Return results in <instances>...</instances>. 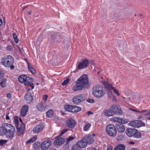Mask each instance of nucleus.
Returning a JSON list of instances; mask_svg holds the SVG:
<instances>
[{"label":"nucleus","instance_id":"nucleus-17","mask_svg":"<svg viewBox=\"0 0 150 150\" xmlns=\"http://www.w3.org/2000/svg\"><path fill=\"white\" fill-rule=\"evenodd\" d=\"M28 106L27 105H25L23 106L21 111V115L22 116H25L28 110Z\"/></svg>","mask_w":150,"mask_h":150},{"label":"nucleus","instance_id":"nucleus-60","mask_svg":"<svg viewBox=\"0 0 150 150\" xmlns=\"http://www.w3.org/2000/svg\"><path fill=\"white\" fill-rule=\"evenodd\" d=\"M20 120L21 123H23V121H22V120L20 118Z\"/></svg>","mask_w":150,"mask_h":150},{"label":"nucleus","instance_id":"nucleus-33","mask_svg":"<svg viewBox=\"0 0 150 150\" xmlns=\"http://www.w3.org/2000/svg\"><path fill=\"white\" fill-rule=\"evenodd\" d=\"M28 67L29 70L33 74H35L36 71L32 67L30 66L29 64L28 65Z\"/></svg>","mask_w":150,"mask_h":150},{"label":"nucleus","instance_id":"nucleus-8","mask_svg":"<svg viewBox=\"0 0 150 150\" xmlns=\"http://www.w3.org/2000/svg\"><path fill=\"white\" fill-rule=\"evenodd\" d=\"M85 99V96L82 94H80L74 96L72 99L73 102L75 104H77L84 100Z\"/></svg>","mask_w":150,"mask_h":150},{"label":"nucleus","instance_id":"nucleus-26","mask_svg":"<svg viewBox=\"0 0 150 150\" xmlns=\"http://www.w3.org/2000/svg\"><path fill=\"white\" fill-rule=\"evenodd\" d=\"M73 105H65L64 108L66 111L70 112H72Z\"/></svg>","mask_w":150,"mask_h":150},{"label":"nucleus","instance_id":"nucleus-49","mask_svg":"<svg viewBox=\"0 0 150 150\" xmlns=\"http://www.w3.org/2000/svg\"><path fill=\"white\" fill-rule=\"evenodd\" d=\"M12 96L11 93H8L7 94L6 97H7L8 99H10L11 98Z\"/></svg>","mask_w":150,"mask_h":150},{"label":"nucleus","instance_id":"nucleus-43","mask_svg":"<svg viewBox=\"0 0 150 150\" xmlns=\"http://www.w3.org/2000/svg\"><path fill=\"white\" fill-rule=\"evenodd\" d=\"M69 82V79H67V80H64L62 83L63 86H65Z\"/></svg>","mask_w":150,"mask_h":150},{"label":"nucleus","instance_id":"nucleus-3","mask_svg":"<svg viewBox=\"0 0 150 150\" xmlns=\"http://www.w3.org/2000/svg\"><path fill=\"white\" fill-rule=\"evenodd\" d=\"M18 81L23 83L26 86H29L30 88H27L28 91L32 90L34 87L33 83V80L32 78L25 74H22L18 77Z\"/></svg>","mask_w":150,"mask_h":150},{"label":"nucleus","instance_id":"nucleus-50","mask_svg":"<svg viewBox=\"0 0 150 150\" xmlns=\"http://www.w3.org/2000/svg\"><path fill=\"white\" fill-rule=\"evenodd\" d=\"M12 47L10 45H8L6 47V49L8 50H11Z\"/></svg>","mask_w":150,"mask_h":150},{"label":"nucleus","instance_id":"nucleus-22","mask_svg":"<svg viewBox=\"0 0 150 150\" xmlns=\"http://www.w3.org/2000/svg\"><path fill=\"white\" fill-rule=\"evenodd\" d=\"M103 113L104 115L108 117H110L114 115L112 112L110 110H110H104Z\"/></svg>","mask_w":150,"mask_h":150},{"label":"nucleus","instance_id":"nucleus-19","mask_svg":"<svg viewBox=\"0 0 150 150\" xmlns=\"http://www.w3.org/2000/svg\"><path fill=\"white\" fill-rule=\"evenodd\" d=\"M64 142V139L62 138H60L56 139L54 142V145L57 146L61 145Z\"/></svg>","mask_w":150,"mask_h":150},{"label":"nucleus","instance_id":"nucleus-25","mask_svg":"<svg viewBox=\"0 0 150 150\" xmlns=\"http://www.w3.org/2000/svg\"><path fill=\"white\" fill-rule=\"evenodd\" d=\"M103 83L105 88L108 91L111 90V89H112V88L114 87L111 84H109L107 82H103Z\"/></svg>","mask_w":150,"mask_h":150},{"label":"nucleus","instance_id":"nucleus-42","mask_svg":"<svg viewBox=\"0 0 150 150\" xmlns=\"http://www.w3.org/2000/svg\"><path fill=\"white\" fill-rule=\"evenodd\" d=\"M40 145V143L38 142H35L33 144L34 148L35 149H37L39 147Z\"/></svg>","mask_w":150,"mask_h":150},{"label":"nucleus","instance_id":"nucleus-2","mask_svg":"<svg viewBox=\"0 0 150 150\" xmlns=\"http://www.w3.org/2000/svg\"><path fill=\"white\" fill-rule=\"evenodd\" d=\"M15 128L11 125L5 123L0 127V135H5L8 138H11L15 133Z\"/></svg>","mask_w":150,"mask_h":150},{"label":"nucleus","instance_id":"nucleus-34","mask_svg":"<svg viewBox=\"0 0 150 150\" xmlns=\"http://www.w3.org/2000/svg\"><path fill=\"white\" fill-rule=\"evenodd\" d=\"M53 114V111L52 110H49L46 113L47 116L49 117H52Z\"/></svg>","mask_w":150,"mask_h":150},{"label":"nucleus","instance_id":"nucleus-11","mask_svg":"<svg viewBox=\"0 0 150 150\" xmlns=\"http://www.w3.org/2000/svg\"><path fill=\"white\" fill-rule=\"evenodd\" d=\"M49 107V105L43 102L38 103L37 107L39 111H44L46 110Z\"/></svg>","mask_w":150,"mask_h":150},{"label":"nucleus","instance_id":"nucleus-27","mask_svg":"<svg viewBox=\"0 0 150 150\" xmlns=\"http://www.w3.org/2000/svg\"><path fill=\"white\" fill-rule=\"evenodd\" d=\"M129 121L128 120L125 119L123 118H121L119 117H118L117 120V122H119L122 123V124H125Z\"/></svg>","mask_w":150,"mask_h":150},{"label":"nucleus","instance_id":"nucleus-21","mask_svg":"<svg viewBox=\"0 0 150 150\" xmlns=\"http://www.w3.org/2000/svg\"><path fill=\"white\" fill-rule=\"evenodd\" d=\"M25 124L23 123L21 125L20 128H18L17 129V131L18 132V134L19 135H21L23 133L25 130Z\"/></svg>","mask_w":150,"mask_h":150},{"label":"nucleus","instance_id":"nucleus-47","mask_svg":"<svg viewBox=\"0 0 150 150\" xmlns=\"http://www.w3.org/2000/svg\"><path fill=\"white\" fill-rule=\"evenodd\" d=\"M48 97V96L47 95H44L43 97V99L45 101L47 100Z\"/></svg>","mask_w":150,"mask_h":150},{"label":"nucleus","instance_id":"nucleus-30","mask_svg":"<svg viewBox=\"0 0 150 150\" xmlns=\"http://www.w3.org/2000/svg\"><path fill=\"white\" fill-rule=\"evenodd\" d=\"M37 138V137L36 136H34L32 138H30L26 142V143L28 144L30 142H33L35 141Z\"/></svg>","mask_w":150,"mask_h":150},{"label":"nucleus","instance_id":"nucleus-51","mask_svg":"<svg viewBox=\"0 0 150 150\" xmlns=\"http://www.w3.org/2000/svg\"><path fill=\"white\" fill-rule=\"evenodd\" d=\"M146 115L148 118L150 120V112L146 114Z\"/></svg>","mask_w":150,"mask_h":150},{"label":"nucleus","instance_id":"nucleus-46","mask_svg":"<svg viewBox=\"0 0 150 150\" xmlns=\"http://www.w3.org/2000/svg\"><path fill=\"white\" fill-rule=\"evenodd\" d=\"M4 75V72L0 70V79L3 77Z\"/></svg>","mask_w":150,"mask_h":150},{"label":"nucleus","instance_id":"nucleus-10","mask_svg":"<svg viewBox=\"0 0 150 150\" xmlns=\"http://www.w3.org/2000/svg\"><path fill=\"white\" fill-rule=\"evenodd\" d=\"M95 136V134H89L86 136L84 138L87 144H91L93 143L94 141V137Z\"/></svg>","mask_w":150,"mask_h":150},{"label":"nucleus","instance_id":"nucleus-16","mask_svg":"<svg viewBox=\"0 0 150 150\" xmlns=\"http://www.w3.org/2000/svg\"><path fill=\"white\" fill-rule=\"evenodd\" d=\"M77 144L78 146L81 148H85L87 145V144L84 138L78 141Z\"/></svg>","mask_w":150,"mask_h":150},{"label":"nucleus","instance_id":"nucleus-4","mask_svg":"<svg viewBox=\"0 0 150 150\" xmlns=\"http://www.w3.org/2000/svg\"><path fill=\"white\" fill-rule=\"evenodd\" d=\"M14 60L10 55H6L2 57L1 60V64L6 67H10L11 69H13L14 66L13 65Z\"/></svg>","mask_w":150,"mask_h":150},{"label":"nucleus","instance_id":"nucleus-62","mask_svg":"<svg viewBox=\"0 0 150 150\" xmlns=\"http://www.w3.org/2000/svg\"><path fill=\"white\" fill-rule=\"evenodd\" d=\"M146 111V110H145V111H141L140 112H145V111Z\"/></svg>","mask_w":150,"mask_h":150},{"label":"nucleus","instance_id":"nucleus-1","mask_svg":"<svg viewBox=\"0 0 150 150\" xmlns=\"http://www.w3.org/2000/svg\"><path fill=\"white\" fill-rule=\"evenodd\" d=\"M88 76L84 74L81 76L77 81V83L72 87V90L74 91H80L88 87Z\"/></svg>","mask_w":150,"mask_h":150},{"label":"nucleus","instance_id":"nucleus-7","mask_svg":"<svg viewBox=\"0 0 150 150\" xmlns=\"http://www.w3.org/2000/svg\"><path fill=\"white\" fill-rule=\"evenodd\" d=\"M110 110L112 112L113 115H121L122 113V112L121 108L116 105H113L110 107Z\"/></svg>","mask_w":150,"mask_h":150},{"label":"nucleus","instance_id":"nucleus-15","mask_svg":"<svg viewBox=\"0 0 150 150\" xmlns=\"http://www.w3.org/2000/svg\"><path fill=\"white\" fill-rule=\"evenodd\" d=\"M137 129L134 128H128L126 130L125 132L127 136L132 137L137 132Z\"/></svg>","mask_w":150,"mask_h":150},{"label":"nucleus","instance_id":"nucleus-52","mask_svg":"<svg viewBox=\"0 0 150 150\" xmlns=\"http://www.w3.org/2000/svg\"><path fill=\"white\" fill-rule=\"evenodd\" d=\"M107 150H112V148L111 146H109Z\"/></svg>","mask_w":150,"mask_h":150},{"label":"nucleus","instance_id":"nucleus-54","mask_svg":"<svg viewBox=\"0 0 150 150\" xmlns=\"http://www.w3.org/2000/svg\"><path fill=\"white\" fill-rule=\"evenodd\" d=\"M108 94L110 95V96H111L112 95V92L111 91V90H109L108 91Z\"/></svg>","mask_w":150,"mask_h":150},{"label":"nucleus","instance_id":"nucleus-32","mask_svg":"<svg viewBox=\"0 0 150 150\" xmlns=\"http://www.w3.org/2000/svg\"><path fill=\"white\" fill-rule=\"evenodd\" d=\"M91 126V125L89 123L87 124L84 125L83 127V130L84 131H87Z\"/></svg>","mask_w":150,"mask_h":150},{"label":"nucleus","instance_id":"nucleus-63","mask_svg":"<svg viewBox=\"0 0 150 150\" xmlns=\"http://www.w3.org/2000/svg\"><path fill=\"white\" fill-rule=\"evenodd\" d=\"M50 150H57L56 149H51Z\"/></svg>","mask_w":150,"mask_h":150},{"label":"nucleus","instance_id":"nucleus-61","mask_svg":"<svg viewBox=\"0 0 150 150\" xmlns=\"http://www.w3.org/2000/svg\"><path fill=\"white\" fill-rule=\"evenodd\" d=\"M132 110L134 111H135V112H139V111H137V110H133V109H132Z\"/></svg>","mask_w":150,"mask_h":150},{"label":"nucleus","instance_id":"nucleus-59","mask_svg":"<svg viewBox=\"0 0 150 150\" xmlns=\"http://www.w3.org/2000/svg\"><path fill=\"white\" fill-rule=\"evenodd\" d=\"M87 113L88 115H90V114H91L92 113V112H91L88 111L87 112Z\"/></svg>","mask_w":150,"mask_h":150},{"label":"nucleus","instance_id":"nucleus-58","mask_svg":"<svg viewBox=\"0 0 150 150\" xmlns=\"http://www.w3.org/2000/svg\"><path fill=\"white\" fill-rule=\"evenodd\" d=\"M131 150H139V149H137V148H132Z\"/></svg>","mask_w":150,"mask_h":150},{"label":"nucleus","instance_id":"nucleus-56","mask_svg":"<svg viewBox=\"0 0 150 150\" xmlns=\"http://www.w3.org/2000/svg\"><path fill=\"white\" fill-rule=\"evenodd\" d=\"M129 144H134V142H129Z\"/></svg>","mask_w":150,"mask_h":150},{"label":"nucleus","instance_id":"nucleus-41","mask_svg":"<svg viewBox=\"0 0 150 150\" xmlns=\"http://www.w3.org/2000/svg\"><path fill=\"white\" fill-rule=\"evenodd\" d=\"M112 90L114 91V93L116 94L117 96H120V94L119 93L118 91L114 87L112 88Z\"/></svg>","mask_w":150,"mask_h":150},{"label":"nucleus","instance_id":"nucleus-20","mask_svg":"<svg viewBox=\"0 0 150 150\" xmlns=\"http://www.w3.org/2000/svg\"><path fill=\"white\" fill-rule=\"evenodd\" d=\"M25 98L26 102L28 103H30L33 100V98L31 93H27L25 96Z\"/></svg>","mask_w":150,"mask_h":150},{"label":"nucleus","instance_id":"nucleus-13","mask_svg":"<svg viewBox=\"0 0 150 150\" xmlns=\"http://www.w3.org/2000/svg\"><path fill=\"white\" fill-rule=\"evenodd\" d=\"M51 144L52 142L50 141H44L42 143L41 148L42 150H47L50 147Z\"/></svg>","mask_w":150,"mask_h":150},{"label":"nucleus","instance_id":"nucleus-29","mask_svg":"<svg viewBox=\"0 0 150 150\" xmlns=\"http://www.w3.org/2000/svg\"><path fill=\"white\" fill-rule=\"evenodd\" d=\"M81 110V108L79 107L73 105L72 112H77Z\"/></svg>","mask_w":150,"mask_h":150},{"label":"nucleus","instance_id":"nucleus-57","mask_svg":"<svg viewBox=\"0 0 150 150\" xmlns=\"http://www.w3.org/2000/svg\"><path fill=\"white\" fill-rule=\"evenodd\" d=\"M31 13V11L30 10H28L27 11V13L29 15Z\"/></svg>","mask_w":150,"mask_h":150},{"label":"nucleus","instance_id":"nucleus-38","mask_svg":"<svg viewBox=\"0 0 150 150\" xmlns=\"http://www.w3.org/2000/svg\"><path fill=\"white\" fill-rule=\"evenodd\" d=\"M13 35L15 41L16 43H18V40L17 39V36L16 34L15 33H14L13 34Z\"/></svg>","mask_w":150,"mask_h":150},{"label":"nucleus","instance_id":"nucleus-9","mask_svg":"<svg viewBox=\"0 0 150 150\" xmlns=\"http://www.w3.org/2000/svg\"><path fill=\"white\" fill-rule=\"evenodd\" d=\"M129 125L132 127L137 128L141 126H144L145 125V123H143L140 120H134L130 122Z\"/></svg>","mask_w":150,"mask_h":150},{"label":"nucleus","instance_id":"nucleus-31","mask_svg":"<svg viewBox=\"0 0 150 150\" xmlns=\"http://www.w3.org/2000/svg\"><path fill=\"white\" fill-rule=\"evenodd\" d=\"M6 79H4L0 83V85L3 88L5 87L6 86Z\"/></svg>","mask_w":150,"mask_h":150},{"label":"nucleus","instance_id":"nucleus-23","mask_svg":"<svg viewBox=\"0 0 150 150\" xmlns=\"http://www.w3.org/2000/svg\"><path fill=\"white\" fill-rule=\"evenodd\" d=\"M116 128L118 132H122L125 130V126L122 124L118 125H117Z\"/></svg>","mask_w":150,"mask_h":150},{"label":"nucleus","instance_id":"nucleus-24","mask_svg":"<svg viewBox=\"0 0 150 150\" xmlns=\"http://www.w3.org/2000/svg\"><path fill=\"white\" fill-rule=\"evenodd\" d=\"M13 113L11 112L6 114V119L9 121L13 119Z\"/></svg>","mask_w":150,"mask_h":150},{"label":"nucleus","instance_id":"nucleus-14","mask_svg":"<svg viewBox=\"0 0 150 150\" xmlns=\"http://www.w3.org/2000/svg\"><path fill=\"white\" fill-rule=\"evenodd\" d=\"M44 127V126L42 124L37 125L34 127L33 131L34 133L38 134L42 131Z\"/></svg>","mask_w":150,"mask_h":150},{"label":"nucleus","instance_id":"nucleus-40","mask_svg":"<svg viewBox=\"0 0 150 150\" xmlns=\"http://www.w3.org/2000/svg\"><path fill=\"white\" fill-rule=\"evenodd\" d=\"M77 145H75L73 146L71 150H80L79 147H78Z\"/></svg>","mask_w":150,"mask_h":150},{"label":"nucleus","instance_id":"nucleus-37","mask_svg":"<svg viewBox=\"0 0 150 150\" xmlns=\"http://www.w3.org/2000/svg\"><path fill=\"white\" fill-rule=\"evenodd\" d=\"M8 141L6 140H3V139H0V146H2L4 144H6Z\"/></svg>","mask_w":150,"mask_h":150},{"label":"nucleus","instance_id":"nucleus-6","mask_svg":"<svg viewBox=\"0 0 150 150\" xmlns=\"http://www.w3.org/2000/svg\"><path fill=\"white\" fill-rule=\"evenodd\" d=\"M106 131L109 136L114 137L117 134V131L115 126L113 125L110 124L106 127Z\"/></svg>","mask_w":150,"mask_h":150},{"label":"nucleus","instance_id":"nucleus-44","mask_svg":"<svg viewBox=\"0 0 150 150\" xmlns=\"http://www.w3.org/2000/svg\"><path fill=\"white\" fill-rule=\"evenodd\" d=\"M118 117H114L111 118V120L112 121L116 122L117 119Z\"/></svg>","mask_w":150,"mask_h":150},{"label":"nucleus","instance_id":"nucleus-12","mask_svg":"<svg viewBox=\"0 0 150 150\" xmlns=\"http://www.w3.org/2000/svg\"><path fill=\"white\" fill-rule=\"evenodd\" d=\"M88 64V61L86 59H84L79 63L78 65V68L79 69H83L87 67Z\"/></svg>","mask_w":150,"mask_h":150},{"label":"nucleus","instance_id":"nucleus-64","mask_svg":"<svg viewBox=\"0 0 150 150\" xmlns=\"http://www.w3.org/2000/svg\"><path fill=\"white\" fill-rule=\"evenodd\" d=\"M25 8V7L23 8V9H24Z\"/></svg>","mask_w":150,"mask_h":150},{"label":"nucleus","instance_id":"nucleus-48","mask_svg":"<svg viewBox=\"0 0 150 150\" xmlns=\"http://www.w3.org/2000/svg\"><path fill=\"white\" fill-rule=\"evenodd\" d=\"M87 101L89 103H92L94 102V100L93 99H88L87 100Z\"/></svg>","mask_w":150,"mask_h":150},{"label":"nucleus","instance_id":"nucleus-35","mask_svg":"<svg viewBox=\"0 0 150 150\" xmlns=\"http://www.w3.org/2000/svg\"><path fill=\"white\" fill-rule=\"evenodd\" d=\"M14 122L16 126V127H18L19 121L18 120V117L17 116H15L14 117Z\"/></svg>","mask_w":150,"mask_h":150},{"label":"nucleus","instance_id":"nucleus-55","mask_svg":"<svg viewBox=\"0 0 150 150\" xmlns=\"http://www.w3.org/2000/svg\"><path fill=\"white\" fill-rule=\"evenodd\" d=\"M2 24V21L1 18H0V26Z\"/></svg>","mask_w":150,"mask_h":150},{"label":"nucleus","instance_id":"nucleus-36","mask_svg":"<svg viewBox=\"0 0 150 150\" xmlns=\"http://www.w3.org/2000/svg\"><path fill=\"white\" fill-rule=\"evenodd\" d=\"M137 132H136L134 134V136L136 138H140L141 137V133L139 132H138L137 131Z\"/></svg>","mask_w":150,"mask_h":150},{"label":"nucleus","instance_id":"nucleus-45","mask_svg":"<svg viewBox=\"0 0 150 150\" xmlns=\"http://www.w3.org/2000/svg\"><path fill=\"white\" fill-rule=\"evenodd\" d=\"M68 130V129H63L62 131L61 132V134H60V135H62L64 134L65 132H67Z\"/></svg>","mask_w":150,"mask_h":150},{"label":"nucleus","instance_id":"nucleus-53","mask_svg":"<svg viewBox=\"0 0 150 150\" xmlns=\"http://www.w3.org/2000/svg\"><path fill=\"white\" fill-rule=\"evenodd\" d=\"M38 41H39L40 42H41L42 41V40L41 39V38L39 37L37 40Z\"/></svg>","mask_w":150,"mask_h":150},{"label":"nucleus","instance_id":"nucleus-5","mask_svg":"<svg viewBox=\"0 0 150 150\" xmlns=\"http://www.w3.org/2000/svg\"><path fill=\"white\" fill-rule=\"evenodd\" d=\"M92 93L95 97L99 98L103 97L105 94V92L102 86L96 85L93 88Z\"/></svg>","mask_w":150,"mask_h":150},{"label":"nucleus","instance_id":"nucleus-28","mask_svg":"<svg viewBox=\"0 0 150 150\" xmlns=\"http://www.w3.org/2000/svg\"><path fill=\"white\" fill-rule=\"evenodd\" d=\"M125 146L122 144H120L116 147L114 150H125Z\"/></svg>","mask_w":150,"mask_h":150},{"label":"nucleus","instance_id":"nucleus-18","mask_svg":"<svg viewBox=\"0 0 150 150\" xmlns=\"http://www.w3.org/2000/svg\"><path fill=\"white\" fill-rule=\"evenodd\" d=\"M76 121L71 119H68L66 121V125L67 126L71 128H73L76 124Z\"/></svg>","mask_w":150,"mask_h":150},{"label":"nucleus","instance_id":"nucleus-39","mask_svg":"<svg viewBox=\"0 0 150 150\" xmlns=\"http://www.w3.org/2000/svg\"><path fill=\"white\" fill-rule=\"evenodd\" d=\"M75 136L74 135H71L67 139V141L68 142H69L71 141H72L74 139Z\"/></svg>","mask_w":150,"mask_h":150}]
</instances>
